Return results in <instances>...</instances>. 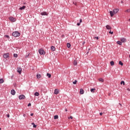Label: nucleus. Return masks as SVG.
<instances>
[{
  "mask_svg": "<svg viewBox=\"0 0 130 130\" xmlns=\"http://www.w3.org/2000/svg\"><path fill=\"white\" fill-rule=\"evenodd\" d=\"M51 50H52V51H55V47H54V46H52L51 47Z\"/></svg>",
  "mask_w": 130,
  "mask_h": 130,
  "instance_id": "obj_13",
  "label": "nucleus"
},
{
  "mask_svg": "<svg viewBox=\"0 0 130 130\" xmlns=\"http://www.w3.org/2000/svg\"><path fill=\"white\" fill-rule=\"evenodd\" d=\"M39 53L41 55H43L45 54V52L43 49H40L39 50Z\"/></svg>",
  "mask_w": 130,
  "mask_h": 130,
  "instance_id": "obj_2",
  "label": "nucleus"
},
{
  "mask_svg": "<svg viewBox=\"0 0 130 130\" xmlns=\"http://www.w3.org/2000/svg\"><path fill=\"white\" fill-rule=\"evenodd\" d=\"M117 43L119 45H122V43H121V42L118 41L117 42Z\"/></svg>",
  "mask_w": 130,
  "mask_h": 130,
  "instance_id": "obj_21",
  "label": "nucleus"
},
{
  "mask_svg": "<svg viewBox=\"0 0 130 130\" xmlns=\"http://www.w3.org/2000/svg\"><path fill=\"white\" fill-rule=\"evenodd\" d=\"M110 14L111 17H113V16H114V13L113 11H110Z\"/></svg>",
  "mask_w": 130,
  "mask_h": 130,
  "instance_id": "obj_14",
  "label": "nucleus"
},
{
  "mask_svg": "<svg viewBox=\"0 0 130 130\" xmlns=\"http://www.w3.org/2000/svg\"><path fill=\"white\" fill-rule=\"evenodd\" d=\"M82 22H83V20H82V19H80V23H82Z\"/></svg>",
  "mask_w": 130,
  "mask_h": 130,
  "instance_id": "obj_37",
  "label": "nucleus"
},
{
  "mask_svg": "<svg viewBox=\"0 0 130 130\" xmlns=\"http://www.w3.org/2000/svg\"><path fill=\"white\" fill-rule=\"evenodd\" d=\"M54 119H58V115H55V116H54Z\"/></svg>",
  "mask_w": 130,
  "mask_h": 130,
  "instance_id": "obj_24",
  "label": "nucleus"
},
{
  "mask_svg": "<svg viewBox=\"0 0 130 130\" xmlns=\"http://www.w3.org/2000/svg\"><path fill=\"white\" fill-rule=\"evenodd\" d=\"M125 12H126V13H130V9L126 10L125 11Z\"/></svg>",
  "mask_w": 130,
  "mask_h": 130,
  "instance_id": "obj_31",
  "label": "nucleus"
},
{
  "mask_svg": "<svg viewBox=\"0 0 130 130\" xmlns=\"http://www.w3.org/2000/svg\"><path fill=\"white\" fill-rule=\"evenodd\" d=\"M7 117H8V118L10 117V114H7Z\"/></svg>",
  "mask_w": 130,
  "mask_h": 130,
  "instance_id": "obj_42",
  "label": "nucleus"
},
{
  "mask_svg": "<svg viewBox=\"0 0 130 130\" xmlns=\"http://www.w3.org/2000/svg\"><path fill=\"white\" fill-rule=\"evenodd\" d=\"M12 35L14 37H19V36H20V32L18 31H14L12 33Z\"/></svg>",
  "mask_w": 130,
  "mask_h": 130,
  "instance_id": "obj_1",
  "label": "nucleus"
},
{
  "mask_svg": "<svg viewBox=\"0 0 130 130\" xmlns=\"http://www.w3.org/2000/svg\"><path fill=\"white\" fill-rule=\"evenodd\" d=\"M1 129H2V128H0V130H1Z\"/></svg>",
  "mask_w": 130,
  "mask_h": 130,
  "instance_id": "obj_49",
  "label": "nucleus"
},
{
  "mask_svg": "<svg viewBox=\"0 0 130 130\" xmlns=\"http://www.w3.org/2000/svg\"><path fill=\"white\" fill-rule=\"evenodd\" d=\"M120 84H121V85H122V84H123V85H125V83L124 82V81H122L121 82V83H120Z\"/></svg>",
  "mask_w": 130,
  "mask_h": 130,
  "instance_id": "obj_30",
  "label": "nucleus"
},
{
  "mask_svg": "<svg viewBox=\"0 0 130 130\" xmlns=\"http://www.w3.org/2000/svg\"><path fill=\"white\" fill-rule=\"evenodd\" d=\"M73 4H74L75 6H77V2H74Z\"/></svg>",
  "mask_w": 130,
  "mask_h": 130,
  "instance_id": "obj_38",
  "label": "nucleus"
},
{
  "mask_svg": "<svg viewBox=\"0 0 130 130\" xmlns=\"http://www.w3.org/2000/svg\"><path fill=\"white\" fill-rule=\"evenodd\" d=\"M70 118H71V119H73V116H71L70 117Z\"/></svg>",
  "mask_w": 130,
  "mask_h": 130,
  "instance_id": "obj_45",
  "label": "nucleus"
},
{
  "mask_svg": "<svg viewBox=\"0 0 130 130\" xmlns=\"http://www.w3.org/2000/svg\"><path fill=\"white\" fill-rule=\"evenodd\" d=\"M67 47L68 48H70V47H71V44L70 43H67Z\"/></svg>",
  "mask_w": 130,
  "mask_h": 130,
  "instance_id": "obj_29",
  "label": "nucleus"
},
{
  "mask_svg": "<svg viewBox=\"0 0 130 130\" xmlns=\"http://www.w3.org/2000/svg\"><path fill=\"white\" fill-rule=\"evenodd\" d=\"M80 94H84V90H83L82 88L80 89Z\"/></svg>",
  "mask_w": 130,
  "mask_h": 130,
  "instance_id": "obj_17",
  "label": "nucleus"
},
{
  "mask_svg": "<svg viewBox=\"0 0 130 130\" xmlns=\"http://www.w3.org/2000/svg\"><path fill=\"white\" fill-rule=\"evenodd\" d=\"M77 80H75V81L73 82V84H74V85H76V84H77Z\"/></svg>",
  "mask_w": 130,
  "mask_h": 130,
  "instance_id": "obj_32",
  "label": "nucleus"
},
{
  "mask_svg": "<svg viewBox=\"0 0 130 130\" xmlns=\"http://www.w3.org/2000/svg\"><path fill=\"white\" fill-rule=\"evenodd\" d=\"M119 64H120V66H123V63H122L121 61H119Z\"/></svg>",
  "mask_w": 130,
  "mask_h": 130,
  "instance_id": "obj_27",
  "label": "nucleus"
},
{
  "mask_svg": "<svg viewBox=\"0 0 130 130\" xmlns=\"http://www.w3.org/2000/svg\"><path fill=\"white\" fill-rule=\"evenodd\" d=\"M35 96H39V92H36L35 93Z\"/></svg>",
  "mask_w": 130,
  "mask_h": 130,
  "instance_id": "obj_26",
  "label": "nucleus"
},
{
  "mask_svg": "<svg viewBox=\"0 0 130 130\" xmlns=\"http://www.w3.org/2000/svg\"><path fill=\"white\" fill-rule=\"evenodd\" d=\"M99 80L100 82H102V83L104 82V80H103V79H102V78L99 79Z\"/></svg>",
  "mask_w": 130,
  "mask_h": 130,
  "instance_id": "obj_20",
  "label": "nucleus"
},
{
  "mask_svg": "<svg viewBox=\"0 0 130 130\" xmlns=\"http://www.w3.org/2000/svg\"><path fill=\"white\" fill-rule=\"evenodd\" d=\"M119 11V9H116L113 10V13L115 15V14H117V13H118Z\"/></svg>",
  "mask_w": 130,
  "mask_h": 130,
  "instance_id": "obj_8",
  "label": "nucleus"
},
{
  "mask_svg": "<svg viewBox=\"0 0 130 130\" xmlns=\"http://www.w3.org/2000/svg\"><path fill=\"white\" fill-rule=\"evenodd\" d=\"M31 125H33V127L36 128L37 127V125L35 124L34 123H31Z\"/></svg>",
  "mask_w": 130,
  "mask_h": 130,
  "instance_id": "obj_18",
  "label": "nucleus"
},
{
  "mask_svg": "<svg viewBox=\"0 0 130 130\" xmlns=\"http://www.w3.org/2000/svg\"><path fill=\"white\" fill-rule=\"evenodd\" d=\"M47 76L48 77V78H51V74L47 73Z\"/></svg>",
  "mask_w": 130,
  "mask_h": 130,
  "instance_id": "obj_23",
  "label": "nucleus"
},
{
  "mask_svg": "<svg viewBox=\"0 0 130 130\" xmlns=\"http://www.w3.org/2000/svg\"><path fill=\"white\" fill-rule=\"evenodd\" d=\"M3 56H4V58H8V57H9V56H10V54H9V53L4 54L3 55Z\"/></svg>",
  "mask_w": 130,
  "mask_h": 130,
  "instance_id": "obj_6",
  "label": "nucleus"
},
{
  "mask_svg": "<svg viewBox=\"0 0 130 130\" xmlns=\"http://www.w3.org/2000/svg\"><path fill=\"white\" fill-rule=\"evenodd\" d=\"M28 56H29V54H28V55H26V56H25V57H28Z\"/></svg>",
  "mask_w": 130,
  "mask_h": 130,
  "instance_id": "obj_46",
  "label": "nucleus"
},
{
  "mask_svg": "<svg viewBox=\"0 0 130 130\" xmlns=\"http://www.w3.org/2000/svg\"><path fill=\"white\" fill-rule=\"evenodd\" d=\"M5 37H6V38H10V36H9L8 35H5Z\"/></svg>",
  "mask_w": 130,
  "mask_h": 130,
  "instance_id": "obj_35",
  "label": "nucleus"
},
{
  "mask_svg": "<svg viewBox=\"0 0 130 130\" xmlns=\"http://www.w3.org/2000/svg\"><path fill=\"white\" fill-rule=\"evenodd\" d=\"M111 66H114V61H112L110 62Z\"/></svg>",
  "mask_w": 130,
  "mask_h": 130,
  "instance_id": "obj_25",
  "label": "nucleus"
},
{
  "mask_svg": "<svg viewBox=\"0 0 130 130\" xmlns=\"http://www.w3.org/2000/svg\"><path fill=\"white\" fill-rule=\"evenodd\" d=\"M11 93L12 94V95H15V94H16V91H15V90L12 89L11 90Z\"/></svg>",
  "mask_w": 130,
  "mask_h": 130,
  "instance_id": "obj_11",
  "label": "nucleus"
},
{
  "mask_svg": "<svg viewBox=\"0 0 130 130\" xmlns=\"http://www.w3.org/2000/svg\"><path fill=\"white\" fill-rule=\"evenodd\" d=\"M17 72L19 73L20 75L22 73V68L19 67L17 68Z\"/></svg>",
  "mask_w": 130,
  "mask_h": 130,
  "instance_id": "obj_5",
  "label": "nucleus"
},
{
  "mask_svg": "<svg viewBox=\"0 0 130 130\" xmlns=\"http://www.w3.org/2000/svg\"><path fill=\"white\" fill-rule=\"evenodd\" d=\"M33 115H34V114H33V113L30 114L31 116H33Z\"/></svg>",
  "mask_w": 130,
  "mask_h": 130,
  "instance_id": "obj_44",
  "label": "nucleus"
},
{
  "mask_svg": "<svg viewBox=\"0 0 130 130\" xmlns=\"http://www.w3.org/2000/svg\"><path fill=\"white\" fill-rule=\"evenodd\" d=\"M90 91L92 92V93H94V92H95V88H92L90 89Z\"/></svg>",
  "mask_w": 130,
  "mask_h": 130,
  "instance_id": "obj_22",
  "label": "nucleus"
},
{
  "mask_svg": "<svg viewBox=\"0 0 130 130\" xmlns=\"http://www.w3.org/2000/svg\"><path fill=\"white\" fill-rule=\"evenodd\" d=\"M9 19L11 22H16V19L13 17H10L9 18Z\"/></svg>",
  "mask_w": 130,
  "mask_h": 130,
  "instance_id": "obj_3",
  "label": "nucleus"
},
{
  "mask_svg": "<svg viewBox=\"0 0 130 130\" xmlns=\"http://www.w3.org/2000/svg\"><path fill=\"white\" fill-rule=\"evenodd\" d=\"M85 43V42H83V43H80V44H82L83 45H84V44Z\"/></svg>",
  "mask_w": 130,
  "mask_h": 130,
  "instance_id": "obj_39",
  "label": "nucleus"
},
{
  "mask_svg": "<svg viewBox=\"0 0 130 130\" xmlns=\"http://www.w3.org/2000/svg\"><path fill=\"white\" fill-rule=\"evenodd\" d=\"M74 66H78V62H77V60H75L73 62Z\"/></svg>",
  "mask_w": 130,
  "mask_h": 130,
  "instance_id": "obj_15",
  "label": "nucleus"
},
{
  "mask_svg": "<svg viewBox=\"0 0 130 130\" xmlns=\"http://www.w3.org/2000/svg\"><path fill=\"white\" fill-rule=\"evenodd\" d=\"M103 115V113H100V115Z\"/></svg>",
  "mask_w": 130,
  "mask_h": 130,
  "instance_id": "obj_43",
  "label": "nucleus"
},
{
  "mask_svg": "<svg viewBox=\"0 0 130 130\" xmlns=\"http://www.w3.org/2000/svg\"><path fill=\"white\" fill-rule=\"evenodd\" d=\"M80 25H81V23H77V26H80Z\"/></svg>",
  "mask_w": 130,
  "mask_h": 130,
  "instance_id": "obj_41",
  "label": "nucleus"
},
{
  "mask_svg": "<svg viewBox=\"0 0 130 130\" xmlns=\"http://www.w3.org/2000/svg\"><path fill=\"white\" fill-rule=\"evenodd\" d=\"M25 9H26V6H22V7H20V8H19V10H25Z\"/></svg>",
  "mask_w": 130,
  "mask_h": 130,
  "instance_id": "obj_16",
  "label": "nucleus"
},
{
  "mask_svg": "<svg viewBox=\"0 0 130 130\" xmlns=\"http://www.w3.org/2000/svg\"><path fill=\"white\" fill-rule=\"evenodd\" d=\"M106 28L108 30H111V27L110 26H109V25H106Z\"/></svg>",
  "mask_w": 130,
  "mask_h": 130,
  "instance_id": "obj_12",
  "label": "nucleus"
},
{
  "mask_svg": "<svg viewBox=\"0 0 130 130\" xmlns=\"http://www.w3.org/2000/svg\"><path fill=\"white\" fill-rule=\"evenodd\" d=\"M109 34H113V31H111V30H110V31H109Z\"/></svg>",
  "mask_w": 130,
  "mask_h": 130,
  "instance_id": "obj_36",
  "label": "nucleus"
},
{
  "mask_svg": "<svg viewBox=\"0 0 130 130\" xmlns=\"http://www.w3.org/2000/svg\"><path fill=\"white\" fill-rule=\"evenodd\" d=\"M37 79H40V78H41V75H40V74H37Z\"/></svg>",
  "mask_w": 130,
  "mask_h": 130,
  "instance_id": "obj_19",
  "label": "nucleus"
},
{
  "mask_svg": "<svg viewBox=\"0 0 130 130\" xmlns=\"http://www.w3.org/2000/svg\"><path fill=\"white\" fill-rule=\"evenodd\" d=\"M14 57H18V54H14Z\"/></svg>",
  "mask_w": 130,
  "mask_h": 130,
  "instance_id": "obj_33",
  "label": "nucleus"
},
{
  "mask_svg": "<svg viewBox=\"0 0 130 130\" xmlns=\"http://www.w3.org/2000/svg\"><path fill=\"white\" fill-rule=\"evenodd\" d=\"M27 106H31V103H29L28 105H27Z\"/></svg>",
  "mask_w": 130,
  "mask_h": 130,
  "instance_id": "obj_40",
  "label": "nucleus"
},
{
  "mask_svg": "<svg viewBox=\"0 0 130 130\" xmlns=\"http://www.w3.org/2000/svg\"><path fill=\"white\" fill-rule=\"evenodd\" d=\"M120 41H121V42L124 43L126 42V39H125L124 38H121L120 39Z\"/></svg>",
  "mask_w": 130,
  "mask_h": 130,
  "instance_id": "obj_4",
  "label": "nucleus"
},
{
  "mask_svg": "<svg viewBox=\"0 0 130 130\" xmlns=\"http://www.w3.org/2000/svg\"><path fill=\"white\" fill-rule=\"evenodd\" d=\"M25 114H23V116H24V117H25Z\"/></svg>",
  "mask_w": 130,
  "mask_h": 130,
  "instance_id": "obj_48",
  "label": "nucleus"
},
{
  "mask_svg": "<svg viewBox=\"0 0 130 130\" xmlns=\"http://www.w3.org/2000/svg\"><path fill=\"white\" fill-rule=\"evenodd\" d=\"M41 15L42 16H47L48 15V13L46 12H43L41 13Z\"/></svg>",
  "mask_w": 130,
  "mask_h": 130,
  "instance_id": "obj_7",
  "label": "nucleus"
},
{
  "mask_svg": "<svg viewBox=\"0 0 130 130\" xmlns=\"http://www.w3.org/2000/svg\"><path fill=\"white\" fill-rule=\"evenodd\" d=\"M19 98L20 100H22V99H25V95H20L19 96Z\"/></svg>",
  "mask_w": 130,
  "mask_h": 130,
  "instance_id": "obj_9",
  "label": "nucleus"
},
{
  "mask_svg": "<svg viewBox=\"0 0 130 130\" xmlns=\"http://www.w3.org/2000/svg\"><path fill=\"white\" fill-rule=\"evenodd\" d=\"M65 111H68V109H65Z\"/></svg>",
  "mask_w": 130,
  "mask_h": 130,
  "instance_id": "obj_47",
  "label": "nucleus"
},
{
  "mask_svg": "<svg viewBox=\"0 0 130 130\" xmlns=\"http://www.w3.org/2000/svg\"><path fill=\"white\" fill-rule=\"evenodd\" d=\"M128 90H129V88H128Z\"/></svg>",
  "mask_w": 130,
  "mask_h": 130,
  "instance_id": "obj_50",
  "label": "nucleus"
},
{
  "mask_svg": "<svg viewBox=\"0 0 130 130\" xmlns=\"http://www.w3.org/2000/svg\"><path fill=\"white\" fill-rule=\"evenodd\" d=\"M54 93L55 94H58V93H59V90L57 89H55Z\"/></svg>",
  "mask_w": 130,
  "mask_h": 130,
  "instance_id": "obj_10",
  "label": "nucleus"
},
{
  "mask_svg": "<svg viewBox=\"0 0 130 130\" xmlns=\"http://www.w3.org/2000/svg\"><path fill=\"white\" fill-rule=\"evenodd\" d=\"M4 83V79H0V84H3Z\"/></svg>",
  "mask_w": 130,
  "mask_h": 130,
  "instance_id": "obj_28",
  "label": "nucleus"
},
{
  "mask_svg": "<svg viewBox=\"0 0 130 130\" xmlns=\"http://www.w3.org/2000/svg\"><path fill=\"white\" fill-rule=\"evenodd\" d=\"M94 39H96V40H98L99 39V38L98 37H94Z\"/></svg>",
  "mask_w": 130,
  "mask_h": 130,
  "instance_id": "obj_34",
  "label": "nucleus"
}]
</instances>
